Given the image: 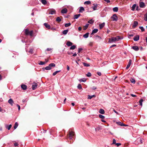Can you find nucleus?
<instances>
[{"label":"nucleus","mask_w":147,"mask_h":147,"mask_svg":"<svg viewBox=\"0 0 147 147\" xmlns=\"http://www.w3.org/2000/svg\"><path fill=\"white\" fill-rule=\"evenodd\" d=\"M33 33V32L32 30L29 31V35H30L31 36H32Z\"/></svg>","instance_id":"nucleus-51"},{"label":"nucleus","mask_w":147,"mask_h":147,"mask_svg":"<svg viewBox=\"0 0 147 147\" xmlns=\"http://www.w3.org/2000/svg\"><path fill=\"white\" fill-rule=\"evenodd\" d=\"M77 87L79 89H82V86L80 84H79Z\"/></svg>","instance_id":"nucleus-47"},{"label":"nucleus","mask_w":147,"mask_h":147,"mask_svg":"<svg viewBox=\"0 0 147 147\" xmlns=\"http://www.w3.org/2000/svg\"><path fill=\"white\" fill-rule=\"evenodd\" d=\"M95 97V96L94 95H93L92 96L88 95V98L90 99H92L93 97Z\"/></svg>","instance_id":"nucleus-38"},{"label":"nucleus","mask_w":147,"mask_h":147,"mask_svg":"<svg viewBox=\"0 0 147 147\" xmlns=\"http://www.w3.org/2000/svg\"><path fill=\"white\" fill-rule=\"evenodd\" d=\"M68 31V30H64L63 32L62 33H63V34L65 35L67 33Z\"/></svg>","instance_id":"nucleus-32"},{"label":"nucleus","mask_w":147,"mask_h":147,"mask_svg":"<svg viewBox=\"0 0 147 147\" xmlns=\"http://www.w3.org/2000/svg\"><path fill=\"white\" fill-rule=\"evenodd\" d=\"M144 20H145L146 21H147V12L144 15Z\"/></svg>","instance_id":"nucleus-41"},{"label":"nucleus","mask_w":147,"mask_h":147,"mask_svg":"<svg viewBox=\"0 0 147 147\" xmlns=\"http://www.w3.org/2000/svg\"><path fill=\"white\" fill-rule=\"evenodd\" d=\"M113 142L112 143V144H116V140L115 139H113Z\"/></svg>","instance_id":"nucleus-55"},{"label":"nucleus","mask_w":147,"mask_h":147,"mask_svg":"<svg viewBox=\"0 0 147 147\" xmlns=\"http://www.w3.org/2000/svg\"><path fill=\"white\" fill-rule=\"evenodd\" d=\"M57 73L55 71V72H54V73H53V76H55L57 74Z\"/></svg>","instance_id":"nucleus-59"},{"label":"nucleus","mask_w":147,"mask_h":147,"mask_svg":"<svg viewBox=\"0 0 147 147\" xmlns=\"http://www.w3.org/2000/svg\"><path fill=\"white\" fill-rule=\"evenodd\" d=\"M130 81L131 82L135 84V79L133 78H131L130 79Z\"/></svg>","instance_id":"nucleus-30"},{"label":"nucleus","mask_w":147,"mask_h":147,"mask_svg":"<svg viewBox=\"0 0 147 147\" xmlns=\"http://www.w3.org/2000/svg\"><path fill=\"white\" fill-rule=\"evenodd\" d=\"M41 2L44 5H46L47 3V1L46 0H42Z\"/></svg>","instance_id":"nucleus-34"},{"label":"nucleus","mask_w":147,"mask_h":147,"mask_svg":"<svg viewBox=\"0 0 147 147\" xmlns=\"http://www.w3.org/2000/svg\"><path fill=\"white\" fill-rule=\"evenodd\" d=\"M138 22L137 21H135L134 22L133 25L132 27L133 28H135L138 24Z\"/></svg>","instance_id":"nucleus-14"},{"label":"nucleus","mask_w":147,"mask_h":147,"mask_svg":"<svg viewBox=\"0 0 147 147\" xmlns=\"http://www.w3.org/2000/svg\"><path fill=\"white\" fill-rule=\"evenodd\" d=\"M45 68L47 70H50L51 69V68H50L49 65L48 66L46 67Z\"/></svg>","instance_id":"nucleus-37"},{"label":"nucleus","mask_w":147,"mask_h":147,"mask_svg":"<svg viewBox=\"0 0 147 147\" xmlns=\"http://www.w3.org/2000/svg\"><path fill=\"white\" fill-rule=\"evenodd\" d=\"M46 63V62H43L42 61H40V63H39V64L40 65H43L45 64Z\"/></svg>","instance_id":"nucleus-43"},{"label":"nucleus","mask_w":147,"mask_h":147,"mask_svg":"<svg viewBox=\"0 0 147 147\" xmlns=\"http://www.w3.org/2000/svg\"><path fill=\"white\" fill-rule=\"evenodd\" d=\"M113 111H114L115 113H116L117 114V115H119V113L116 111L115 109H113Z\"/></svg>","instance_id":"nucleus-64"},{"label":"nucleus","mask_w":147,"mask_h":147,"mask_svg":"<svg viewBox=\"0 0 147 147\" xmlns=\"http://www.w3.org/2000/svg\"><path fill=\"white\" fill-rule=\"evenodd\" d=\"M117 124H118V125H120L121 126H126V125H125L124 123H122L121 122H116Z\"/></svg>","instance_id":"nucleus-16"},{"label":"nucleus","mask_w":147,"mask_h":147,"mask_svg":"<svg viewBox=\"0 0 147 147\" xmlns=\"http://www.w3.org/2000/svg\"><path fill=\"white\" fill-rule=\"evenodd\" d=\"M76 48V46L75 45H74L72 46H71L70 48V50H74Z\"/></svg>","instance_id":"nucleus-35"},{"label":"nucleus","mask_w":147,"mask_h":147,"mask_svg":"<svg viewBox=\"0 0 147 147\" xmlns=\"http://www.w3.org/2000/svg\"><path fill=\"white\" fill-rule=\"evenodd\" d=\"M117 146H119L121 145V144L120 143H116L115 144Z\"/></svg>","instance_id":"nucleus-56"},{"label":"nucleus","mask_w":147,"mask_h":147,"mask_svg":"<svg viewBox=\"0 0 147 147\" xmlns=\"http://www.w3.org/2000/svg\"><path fill=\"white\" fill-rule=\"evenodd\" d=\"M29 52L32 54L33 53V49H30L29 51Z\"/></svg>","instance_id":"nucleus-52"},{"label":"nucleus","mask_w":147,"mask_h":147,"mask_svg":"<svg viewBox=\"0 0 147 147\" xmlns=\"http://www.w3.org/2000/svg\"><path fill=\"white\" fill-rule=\"evenodd\" d=\"M111 18L113 19V21H117L118 20V18L116 14H114L111 17Z\"/></svg>","instance_id":"nucleus-2"},{"label":"nucleus","mask_w":147,"mask_h":147,"mask_svg":"<svg viewBox=\"0 0 147 147\" xmlns=\"http://www.w3.org/2000/svg\"><path fill=\"white\" fill-rule=\"evenodd\" d=\"M83 50V49L82 48H80L78 49V53H80Z\"/></svg>","instance_id":"nucleus-54"},{"label":"nucleus","mask_w":147,"mask_h":147,"mask_svg":"<svg viewBox=\"0 0 147 147\" xmlns=\"http://www.w3.org/2000/svg\"><path fill=\"white\" fill-rule=\"evenodd\" d=\"M88 26L89 24H86V25L84 27L83 30H86L88 28Z\"/></svg>","instance_id":"nucleus-28"},{"label":"nucleus","mask_w":147,"mask_h":147,"mask_svg":"<svg viewBox=\"0 0 147 147\" xmlns=\"http://www.w3.org/2000/svg\"><path fill=\"white\" fill-rule=\"evenodd\" d=\"M91 3V2L90 1H86L84 2V4H87L89 5Z\"/></svg>","instance_id":"nucleus-33"},{"label":"nucleus","mask_w":147,"mask_h":147,"mask_svg":"<svg viewBox=\"0 0 147 147\" xmlns=\"http://www.w3.org/2000/svg\"><path fill=\"white\" fill-rule=\"evenodd\" d=\"M8 103L11 104V105H13V101L11 98H10L8 101Z\"/></svg>","instance_id":"nucleus-18"},{"label":"nucleus","mask_w":147,"mask_h":147,"mask_svg":"<svg viewBox=\"0 0 147 147\" xmlns=\"http://www.w3.org/2000/svg\"><path fill=\"white\" fill-rule=\"evenodd\" d=\"M18 126V123L17 122H16L14 126V128L15 129H16Z\"/></svg>","instance_id":"nucleus-39"},{"label":"nucleus","mask_w":147,"mask_h":147,"mask_svg":"<svg viewBox=\"0 0 147 147\" xmlns=\"http://www.w3.org/2000/svg\"><path fill=\"white\" fill-rule=\"evenodd\" d=\"M143 139L140 138H138L136 140V141L138 142V144H141L143 143Z\"/></svg>","instance_id":"nucleus-3"},{"label":"nucleus","mask_w":147,"mask_h":147,"mask_svg":"<svg viewBox=\"0 0 147 147\" xmlns=\"http://www.w3.org/2000/svg\"><path fill=\"white\" fill-rule=\"evenodd\" d=\"M89 33L88 32L86 33L83 36L84 38H87L88 37Z\"/></svg>","instance_id":"nucleus-27"},{"label":"nucleus","mask_w":147,"mask_h":147,"mask_svg":"<svg viewBox=\"0 0 147 147\" xmlns=\"http://www.w3.org/2000/svg\"><path fill=\"white\" fill-rule=\"evenodd\" d=\"M99 112L100 113L103 114L105 113V111L103 109H100L99 111Z\"/></svg>","instance_id":"nucleus-21"},{"label":"nucleus","mask_w":147,"mask_h":147,"mask_svg":"<svg viewBox=\"0 0 147 147\" xmlns=\"http://www.w3.org/2000/svg\"><path fill=\"white\" fill-rule=\"evenodd\" d=\"M98 30L97 29H94L92 31V32L91 34V35H93L94 34L96 33L97 32Z\"/></svg>","instance_id":"nucleus-13"},{"label":"nucleus","mask_w":147,"mask_h":147,"mask_svg":"<svg viewBox=\"0 0 147 147\" xmlns=\"http://www.w3.org/2000/svg\"><path fill=\"white\" fill-rule=\"evenodd\" d=\"M131 60L130 59L129 61V62H128V64L127 65L126 68V69H127L129 68V67H130V66L131 65Z\"/></svg>","instance_id":"nucleus-8"},{"label":"nucleus","mask_w":147,"mask_h":147,"mask_svg":"<svg viewBox=\"0 0 147 147\" xmlns=\"http://www.w3.org/2000/svg\"><path fill=\"white\" fill-rule=\"evenodd\" d=\"M86 79L85 78H83L82 79H81L80 80H79V81L81 82H85L86 81Z\"/></svg>","instance_id":"nucleus-36"},{"label":"nucleus","mask_w":147,"mask_h":147,"mask_svg":"<svg viewBox=\"0 0 147 147\" xmlns=\"http://www.w3.org/2000/svg\"><path fill=\"white\" fill-rule=\"evenodd\" d=\"M50 68L55 67V64L54 63H51L49 65Z\"/></svg>","instance_id":"nucleus-25"},{"label":"nucleus","mask_w":147,"mask_h":147,"mask_svg":"<svg viewBox=\"0 0 147 147\" xmlns=\"http://www.w3.org/2000/svg\"><path fill=\"white\" fill-rule=\"evenodd\" d=\"M97 74L99 75V76H101V73L100 72H97Z\"/></svg>","instance_id":"nucleus-57"},{"label":"nucleus","mask_w":147,"mask_h":147,"mask_svg":"<svg viewBox=\"0 0 147 147\" xmlns=\"http://www.w3.org/2000/svg\"><path fill=\"white\" fill-rule=\"evenodd\" d=\"M118 8L117 7H116L113 8V10L114 12H117L118 11Z\"/></svg>","instance_id":"nucleus-29"},{"label":"nucleus","mask_w":147,"mask_h":147,"mask_svg":"<svg viewBox=\"0 0 147 147\" xmlns=\"http://www.w3.org/2000/svg\"><path fill=\"white\" fill-rule=\"evenodd\" d=\"M81 14H78L75 15L74 16V19H77L80 16Z\"/></svg>","instance_id":"nucleus-22"},{"label":"nucleus","mask_w":147,"mask_h":147,"mask_svg":"<svg viewBox=\"0 0 147 147\" xmlns=\"http://www.w3.org/2000/svg\"><path fill=\"white\" fill-rule=\"evenodd\" d=\"M38 84L37 83H34V84L32 86V90H34L37 88Z\"/></svg>","instance_id":"nucleus-5"},{"label":"nucleus","mask_w":147,"mask_h":147,"mask_svg":"<svg viewBox=\"0 0 147 147\" xmlns=\"http://www.w3.org/2000/svg\"><path fill=\"white\" fill-rule=\"evenodd\" d=\"M130 95L132 96V97H136V95H134V94H130Z\"/></svg>","instance_id":"nucleus-61"},{"label":"nucleus","mask_w":147,"mask_h":147,"mask_svg":"<svg viewBox=\"0 0 147 147\" xmlns=\"http://www.w3.org/2000/svg\"><path fill=\"white\" fill-rule=\"evenodd\" d=\"M94 22V20H92V19H91V20H89L88 22V23L91 24H93V23Z\"/></svg>","instance_id":"nucleus-42"},{"label":"nucleus","mask_w":147,"mask_h":147,"mask_svg":"<svg viewBox=\"0 0 147 147\" xmlns=\"http://www.w3.org/2000/svg\"><path fill=\"white\" fill-rule=\"evenodd\" d=\"M21 87L22 89L24 90H25L27 88V86L25 84H22L21 85Z\"/></svg>","instance_id":"nucleus-10"},{"label":"nucleus","mask_w":147,"mask_h":147,"mask_svg":"<svg viewBox=\"0 0 147 147\" xmlns=\"http://www.w3.org/2000/svg\"><path fill=\"white\" fill-rule=\"evenodd\" d=\"M73 44L72 42H71L69 41H68L66 43V45L69 47L72 46L73 45Z\"/></svg>","instance_id":"nucleus-17"},{"label":"nucleus","mask_w":147,"mask_h":147,"mask_svg":"<svg viewBox=\"0 0 147 147\" xmlns=\"http://www.w3.org/2000/svg\"><path fill=\"white\" fill-rule=\"evenodd\" d=\"M105 23H103L101 24H99V27L100 29H102L105 26Z\"/></svg>","instance_id":"nucleus-23"},{"label":"nucleus","mask_w":147,"mask_h":147,"mask_svg":"<svg viewBox=\"0 0 147 147\" xmlns=\"http://www.w3.org/2000/svg\"><path fill=\"white\" fill-rule=\"evenodd\" d=\"M67 12V10L66 8L63 9L61 11V13L62 14L66 13Z\"/></svg>","instance_id":"nucleus-4"},{"label":"nucleus","mask_w":147,"mask_h":147,"mask_svg":"<svg viewBox=\"0 0 147 147\" xmlns=\"http://www.w3.org/2000/svg\"><path fill=\"white\" fill-rule=\"evenodd\" d=\"M116 45H111L110 47V48H111L112 47H116Z\"/></svg>","instance_id":"nucleus-62"},{"label":"nucleus","mask_w":147,"mask_h":147,"mask_svg":"<svg viewBox=\"0 0 147 147\" xmlns=\"http://www.w3.org/2000/svg\"><path fill=\"white\" fill-rule=\"evenodd\" d=\"M121 39L120 37L117 36L116 37H112L109 39V42L110 43H113L116 41H118L119 39Z\"/></svg>","instance_id":"nucleus-1"},{"label":"nucleus","mask_w":147,"mask_h":147,"mask_svg":"<svg viewBox=\"0 0 147 147\" xmlns=\"http://www.w3.org/2000/svg\"><path fill=\"white\" fill-rule=\"evenodd\" d=\"M61 21V19L59 17H57L56 19V21L58 22H60Z\"/></svg>","instance_id":"nucleus-31"},{"label":"nucleus","mask_w":147,"mask_h":147,"mask_svg":"<svg viewBox=\"0 0 147 147\" xmlns=\"http://www.w3.org/2000/svg\"><path fill=\"white\" fill-rule=\"evenodd\" d=\"M136 4H134L133 5L132 7H131V10L133 11H134L135 10V8H136Z\"/></svg>","instance_id":"nucleus-24"},{"label":"nucleus","mask_w":147,"mask_h":147,"mask_svg":"<svg viewBox=\"0 0 147 147\" xmlns=\"http://www.w3.org/2000/svg\"><path fill=\"white\" fill-rule=\"evenodd\" d=\"M143 101V100L142 99H141L139 101L140 105L141 106H142V102Z\"/></svg>","instance_id":"nucleus-46"},{"label":"nucleus","mask_w":147,"mask_h":147,"mask_svg":"<svg viewBox=\"0 0 147 147\" xmlns=\"http://www.w3.org/2000/svg\"><path fill=\"white\" fill-rule=\"evenodd\" d=\"M84 65L86 67H89L90 66V65L88 64H87L85 63H83Z\"/></svg>","instance_id":"nucleus-44"},{"label":"nucleus","mask_w":147,"mask_h":147,"mask_svg":"<svg viewBox=\"0 0 147 147\" xmlns=\"http://www.w3.org/2000/svg\"><path fill=\"white\" fill-rule=\"evenodd\" d=\"M131 48L135 51H138L139 50L138 47L136 46H132Z\"/></svg>","instance_id":"nucleus-6"},{"label":"nucleus","mask_w":147,"mask_h":147,"mask_svg":"<svg viewBox=\"0 0 147 147\" xmlns=\"http://www.w3.org/2000/svg\"><path fill=\"white\" fill-rule=\"evenodd\" d=\"M17 106L18 107V109L19 110L20 109V106L19 105H18V104H17Z\"/></svg>","instance_id":"nucleus-60"},{"label":"nucleus","mask_w":147,"mask_h":147,"mask_svg":"<svg viewBox=\"0 0 147 147\" xmlns=\"http://www.w3.org/2000/svg\"><path fill=\"white\" fill-rule=\"evenodd\" d=\"M29 31L27 29H26L25 30V34L26 35H29Z\"/></svg>","instance_id":"nucleus-26"},{"label":"nucleus","mask_w":147,"mask_h":147,"mask_svg":"<svg viewBox=\"0 0 147 147\" xmlns=\"http://www.w3.org/2000/svg\"><path fill=\"white\" fill-rule=\"evenodd\" d=\"M49 14H51L52 15L53 14H56V11L55 9H53L52 10H51L50 11Z\"/></svg>","instance_id":"nucleus-11"},{"label":"nucleus","mask_w":147,"mask_h":147,"mask_svg":"<svg viewBox=\"0 0 147 147\" xmlns=\"http://www.w3.org/2000/svg\"><path fill=\"white\" fill-rule=\"evenodd\" d=\"M11 127H12V125H11L10 124L9 126L7 127L6 128L8 129V130H9L11 128Z\"/></svg>","instance_id":"nucleus-48"},{"label":"nucleus","mask_w":147,"mask_h":147,"mask_svg":"<svg viewBox=\"0 0 147 147\" xmlns=\"http://www.w3.org/2000/svg\"><path fill=\"white\" fill-rule=\"evenodd\" d=\"M85 9L83 7H80L79 9V12L82 13L83 11H84Z\"/></svg>","instance_id":"nucleus-19"},{"label":"nucleus","mask_w":147,"mask_h":147,"mask_svg":"<svg viewBox=\"0 0 147 147\" xmlns=\"http://www.w3.org/2000/svg\"><path fill=\"white\" fill-rule=\"evenodd\" d=\"M74 135V133L73 131H71L69 133V137H72Z\"/></svg>","instance_id":"nucleus-12"},{"label":"nucleus","mask_w":147,"mask_h":147,"mask_svg":"<svg viewBox=\"0 0 147 147\" xmlns=\"http://www.w3.org/2000/svg\"><path fill=\"white\" fill-rule=\"evenodd\" d=\"M101 128L100 127H97L95 129V131L97 132L98 131H99L100 130Z\"/></svg>","instance_id":"nucleus-45"},{"label":"nucleus","mask_w":147,"mask_h":147,"mask_svg":"<svg viewBox=\"0 0 147 147\" xmlns=\"http://www.w3.org/2000/svg\"><path fill=\"white\" fill-rule=\"evenodd\" d=\"M139 4L140 7L141 8H143L145 6V4L142 2H140Z\"/></svg>","instance_id":"nucleus-7"},{"label":"nucleus","mask_w":147,"mask_h":147,"mask_svg":"<svg viewBox=\"0 0 147 147\" xmlns=\"http://www.w3.org/2000/svg\"><path fill=\"white\" fill-rule=\"evenodd\" d=\"M18 144L17 143H15L14 144V146H18Z\"/></svg>","instance_id":"nucleus-58"},{"label":"nucleus","mask_w":147,"mask_h":147,"mask_svg":"<svg viewBox=\"0 0 147 147\" xmlns=\"http://www.w3.org/2000/svg\"><path fill=\"white\" fill-rule=\"evenodd\" d=\"M71 24L70 23H68L65 24V27H67L71 25Z\"/></svg>","instance_id":"nucleus-40"},{"label":"nucleus","mask_w":147,"mask_h":147,"mask_svg":"<svg viewBox=\"0 0 147 147\" xmlns=\"http://www.w3.org/2000/svg\"><path fill=\"white\" fill-rule=\"evenodd\" d=\"M139 39V35H137L134 36L133 39L134 41H137Z\"/></svg>","instance_id":"nucleus-9"},{"label":"nucleus","mask_w":147,"mask_h":147,"mask_svg":"<svg viewBox=\"0 0 147 147\" xmlns=\"http://www.w3.org/2000/svg\"><path fill=\"white\" fill-rule=\"evenodd\" d=\"M93 5H94V6L92 7V8L94 10H96L97 9L98 6L97 4H96V5H95L94 4H93Z\"/></svg>","instance_id":"nucleus-20"},{"label":"nucleus","mask_w":147,"mask_h":147,"mask_svg":"<svg viewBox=\"0 0 147 147\" xmlns=\"http://www.w3.org/2000/svg\"><path fill=\"white\" fill-rule=\"evenodd\" d=\"M44 25L45 26L46 28L48 29H49L51 28L50 26L47 23H45L44 24Z\"/></svg>","instance_id":"nucleus-15"},{"label":"nucleus","mask_w":147,"mask_h":147,"mask_svg":"<svg viewBox=\"0 0 147 147\" xmlns=\"http://www.w3.org/2000/svg\"><path fill=\"white\" fill-rule=\"evenodd\" d=\"M86 76L87 77H90L91 76V74L90 72H88L87 74H86Z\"/></svg>","instance_id":"nucleus-49"},{"label":"nucleus","mask_w":147,"mask_h":147,"mask_svg":"<svg viewBox=\"0 0 147 147\" xmlns=\"http://www.w3.org/2000/svg\"><path fill=\"white\" fill-rule=\"evenodd\" d=\"M96 89V88L95 86H93L92 87V89L93 90H95Z\"/></svg>","instance_id":"nucleus-63"},{"label":"nucleus","mask_w":147,"mask_h":147,"mask_svg":"<svg viewBox=\"0 0 147 147\" xmlns=\"http://www.w3.org/2000/svg\"><path fill=\"white\" fill-rule=\"evenodd\" d=\"M99 117L100 118H101L102 119H103L105 118V117L104 116L101 115H99Z\"/></svg>","instance_id":"nucleus-50"},{"label":"nucleus","mask_w":147,"mask_h":147,"mask_svg":"<svg viewBox=\"0 0 147 147\" xmlns=\"http://www.w3.org/2000/svg\"><path fill=\"white\" fill-rule=\"evenodd\" d=\"M139 28L141 30L142 32H143L144 31V29L142 26L140 27Z\"/></svg>","instance_id":"nucleus-53"}]
</instances>
